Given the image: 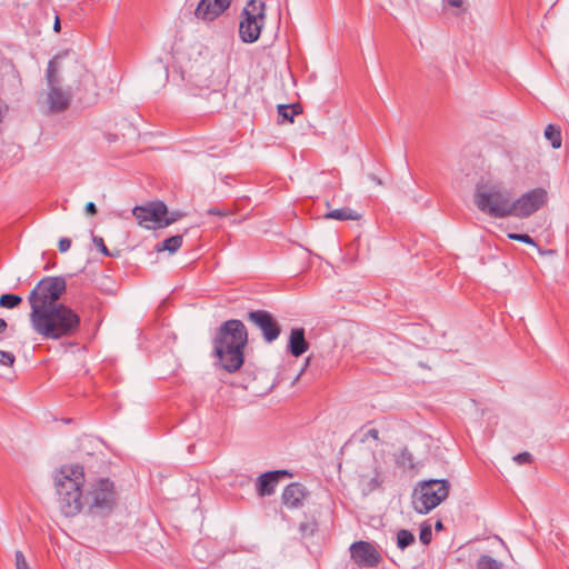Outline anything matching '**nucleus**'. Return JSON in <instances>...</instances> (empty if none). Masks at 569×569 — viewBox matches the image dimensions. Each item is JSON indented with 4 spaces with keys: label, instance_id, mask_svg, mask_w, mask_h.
I'll return each mask as SVG.
<instances>
[{
    "label": "nucleus",
    "instance_id": "obj_24",
    "mask_svg": "<svg viewBox=\"0 0 569 569\" xmlns=\"http://www.w3.org/2000/svg\"><path fill=\"white\" fill-rule=\"evenodd\" d=\"M415 541V536L407 529H401L397 533V546L403 550Z\"/></svg>",
    "mask_w": 569,
    "mask_h": 569
},
{
    "label": "nucleus",
    "instance_id": "obj_36",
    "mask_svg": "<svg viewBox=\"0 0 569 569\" xmlns=\"http://www.w3.org/2000/svg\"><path fill=\"white\" fill-rule=\"evenodd\" d=\"M368 438L379 440V431L376 428L369 429L362 437L361 441L365 442Z\"/></svg>",
    "mask_w": 569,
    "mask_h": 569
},
{
    "label": "nucleus",
    "instance_id": "obj_4",
    "mask_svg": "<svg viewBox=\"0 0 569 569\" xmlns=\"http://www.w3.org/2000/svg\"><path fill=\"white\" fill-rule=\"evenodd\" d=\"M87 513L92 518H106L117 506L114 483L108 478H101L91 483L84 495Z\"/></svg>",
    "mask_w": 569,
    "mask_h": 569
},
{
    "label": "nucleus",
    "instance_id": "obj_21",
    "mask_svg": "<svg viewBox=\"0 0 569 569\" xmlns=\"http://www.w3.org/2000/svg\"><path fill=\"white\" fill-rule=\"evenodd\" d=\"M545 137L550 141L552 148L558 149L561 147V131L559 127L548 124L545 129Z\"/></svg>",
    "mask_w": 569,
    "mask_h": 569
},
{
    "label": "nucleus",
    "instance_id": "obj_32",
    "mask_svg": "<svg viewBox=\"0 0 569 569\" xmlns=\"http://www.w3.org/2000/svg\"><path fill=\"white\" fill-rule=\"evenodd\" d=\"M513 460L518 465L530 463L532 461V456L529 452L525 451V452L516 455L513 457Z\"/></svg>",
    "mask_w": 569,
    "mask_h": 569
},
{
    "label": "nucleus",
    "instance_id": "obj_28",
    "mask_svg": "<svg viewBox=\"0 0 569 569\" xmlns=\"http://www.w3.org/2000/svg\"><path fill=\"white\" fill-rule=\"evenodd\" d=\"M508 238L527 244L537 246L535 240L530 236L525 233H508Z\"/></svg>",
    "mask_w": 569,
    "mask_h": 569
},
{
    "label": "nucleus",
    "instance_id": "obj_17",
    "mask_svg": "<svg viewBox=\"0 0 569 569\" xmlns=\"http://www.w3.org/2000/svg\"><path fill=\"white\" fill-rule=\"evenodd\" d=\"M306 497L305 487L300 483H290L282 492L283 505L288 508H298Z\"/></svg>",
    "mask_w": 569,
    "mask_h": 569
},
{
    "label": "nucleus",
    "instance_id": "obj_6",
    "mask_svg": "<svg viewBox=\"0 0 569 569\" xmlns=\"http://www.w3.org/2000/svg\"><path fill=\"white\" fill-rule=\"evenodd\" d=\"M450 482L446 479H430L419 482L412 496V507L426 515L448 498Z\"/></svg>",
    "mask_w": 569,
    "mask_h": 569
},
{
    "label": "nucleus",
    "instance_id": "obj_15",
    "mask_svg": "<svg viewBox=\"0 0 569 569\" xmlns=\"http://www.w3.org/2000/svg\"><path fill=\"white\" fill-rule=\"evenodd\" d=\"M59 506L61 512L66 517H73L78 515L84 505V496L80 491H70L64 495H59Z\"/></svg>",
    "mask_w": 569,
    "mask_h": 569
},
{
    "label": "nucleus",
    "instance_id": "obj_29",
    "mask_svg": "<svg viewBox=\"0 0 569 569\" xmlns=\"http://www.w3.org/2000/svg\"><path fill=\"white\" fill-rule=\"evenodd\" d=\"M181 217H182V213H180L178 211H174L171 213L168 212L166 216H163L162 227L170 226L171 223L178 221Z\"/></svg>",
    "mask_w": 569,
    "mask_h": 569
},
{
    "label": "nucleus",
    "instance_id": "obj_40",
    "mask_svg": "<svg viewBox=\"0 0 569 569\" xmlns=\"http://www.w3.org/2000/svg\"><path fill=\"white\" fill-rule=\"evenodd\" d=\"M369 178L377 184H382V181L376 174H370Z\"/></svg>",
    "mask_w": 569,
    "mask_h": 569
},
{
    "label": "nucleus",
    "instance_id": "obj_1",
    "mask_svg": "<svg viewBox=\"0 0 569 569\" xmlns=\"http://www.w3.org/2000/svg\"><path fill=\"white\" fill-rule=\"evenodd\" d=\"M67 283L62 277H46L31 290L30 323L42 338L58 340L74 336L80 329V317L70 307L60 303Z\"/></svg>",
    "mask_w": 569,
    "mask_h": 569
},
{
    "label": "nucleus",
    "instance_id": "obj_30",
    "mask_svg": "<svg viewBox=\"0 0 569 569\" xmlns=\"http://www.w3.org/2000/svg\"><path fill=\"white\" fill-rule=\"evenodd\" d=\"M431 537H432L431 527L430 526L422 527L420 530V536H419L420 541L423 545H429L431 541Z\"/></svg>",
    "mask_w": 569,
    "mask_h": 569
},
{
    "label": "nucleus",
    "instance_id": "obj_14",
    "mask_svg": "<svg viewBox=\"0 0 569 569\" xmlns=\"http://www.w3.org/2000/svg\"><path fill=\"white\" fill-rule=\"evenodd\" d=\"M230 2L231 0H201L194 14L202 21H213L229 8Z\"/></svg>",
    "mask_w": 569,
    "mask_h": 569
},
{
    "label": "nucleus",
    "instance_id": "obj_38",
    "mask_svg": "<svg viewBox=\"0 0 569 569\" xmlns=\"http://www.w3.org/2000/svg\"><path fill=\"white\" fill-rule=\"evenodd\" d=\"M8 327V323L4 319L0 318V333H2Z\"/></svg>",
    "mask_w": 569,
    "mask_h": 569
},
{
    "label": "nucleus",
    "instance_id": "obj_10",
    "mask_svg": "<svg viewBox=\"0 0 569 569\" xmlns=\"http://www.w3.org/2000/svg\"><path fill=\"white\" fill-rule=\"evenodd\" d=\"M84 471L80 465H67L54 476L57 495H64L70 491H80L84 485Z\"/></svg>",
    "mask_w": 569,
    "mask_h": 569
},
{
    "label": "nucleus",
    "instance_id": "obj_13",
    "mask_svg": "<svg viewBox=\"0 0 569 569\" xmlns=\"http://www.w3.org/2000/svg\"><path fill=\"white\" fill-rule=\"evenodd\" d=\"M352 560L360 567H377L382 558L377 548L368 541H356L350 546Z\"/></svg>",
    "mask_w": 569,
    "mask_h": 569
},
{
    "label": "nucleus",
    "instance_id": "obj_9",
    "mask_svg": "<svg viewBox=\"0 0 569 569\" xmlns=\"http://www.w3.org/2000/svg\"><path fill=\"white\" fill-rule=\"evenodd\" d=\"M548 194L543 188H536L523 193L517 200L510 199L509 217L527 218L547 202Z\"/></svg>",
    "mask_w": 569,
    "mask_h": 569
},
{
    "label": "nucleus",
    "instance_id": "obj_19",
    "mask_svg": "<svg viewBox=\"0 0 569 569\" xmlns=\"http://www.w3.org/2000/svg\"><path fill=\"white\" fill-rule=\"evenodd\" d=\"M325 218L340 220V221L358 220V219H360V214L358 212H356L355 210H352L348 207H345V208H340V209L330 210L329 212H327L325 214Z\"/></svg>",
    "mask_w": 569,
    "mask_h": 569
},
{
    "label": "nucleus",
    "instance_id": "obj_26",
    "mask_svg": "<svg viewBox=\"0 0 569 569\" xmlns=\"http://www.w3.org/2000/svg\"><path fill=\"white\" fill-rule=\"evenodd\" d=\"M478 569H502V565L489 556H482L478 562Z\"/></svg>",
    "mask_w": 569,
    "mask_h": 569
},
{
    "label": "nucleus",
    "instance_id": "obj_33",
    "mask_svg": "<svg viewBox=\"0 0 569 569\" xmlns=\"http://www.w3.org/2000/svg\"><path fill=\"white\" fill-rule=\"evenodd\" d=\"M16 558V569H21L28 566V562L26 560V557L22 551L17 550L14 553Z\"/></svg>",
    "mask_w": 569,
    "mask_h": 569
},
{
    "label": "nucleus",
    "instance_id": "obj_22",
    "mask_svg": "<svg viewBox=\"0 0 569 569\" xmlns=\"http://www.w3.org/2000/svg\"><path fill=\"white\" fill-rule=\"evenodd\" d=\"M396 463L403 469H412L415 467L413 456L407 449H402L396 458Z\"/></svg>",
    "mask_w": 569,
    "mask_h": 569
},
{
    "label": "nucleus",
    "instance_id": "obj_31",
    "mask_svg": "<svg viewBox=\"0 0 569 569\" xmlns=\"http://www.w3.org/2000/svg\"><path fill=\"white\" fill-rule=\"evenodd\" d=\"M92 241L101 253L104 256H111L101 237L93 236Z\"/></svg>",
    "mask_w": 569,
    "mask_h": 569
},
{
    "label": "nucleus",
    "instance_id": "obj_11",
    "mask_svg": "<svg viewBox=\"0 0 569 569\" xmlns=\"http://www.w3.org/2000/svg\"><path fill=\"white\" fill-rule=\"evenodd\" d=\"M168 213V208L162 201H153L143 206H137L132 210V214L137 219L139 226L150 228H162L163 216Z\"/></svg>",
    "mask_w": 569,
    "mask_h": 569
},
{
    "label": "nucleus",
    "instance_id": "obj_37",
    "mask_svg": "<svg viewBox=\"0 0 569 569\" xmlns=\"http://www.w3.org/2000/svg\"><path fill=\"white\" fill-rule=\"evenodd\" d=\"M86 212L90 216H93L97 213V207L93 202H88L86 204Z\"/></svg>",
    "mask_w": 569,
    "mask_h": 569
},
{
    "label": "nucleus",
    "instance_id": "obj_42",
    "mask_svg": "<svg viewBox=\"0 0 569 569\" xmlns=\"http://www.w3.org/2000/svg\"><path fill=\"white\" fill-rule=\"evenodd\" d=\"M436 528H437V529H441V528H442V523H441L440 521H437V523H436Z\"/></svg>",
    "mask_w": 569,
    "mask_h": 569
},
{
    "label": "nucleus",
    "instance_id": "obj_23",
    "mask_svg": "<svg viewBox=\"0 0 569 569\" xmlns=\"http://www.w3.org/2000/svg\"><path fill=\"white\" fill-rule=\"evenodd\" d=\"M300 110L298 106L291 104H279L278 106V114L282 120H287L289 122H293V118L298 114Z\"/></svg>",
    "mask_w": 569,
    "mask_h": 569
},
{
    "label": "nucleus",
    "instance_id": "obj_27",
    "mask_svg": "<svg viewBox=\"0 0 569 569\" xmlns=\"http://www.w3.org/2000/svg\"><path fill=\"white\" fill-rule=\"evenodd\" d=\"M16 357L12 352L0 350V366L11 367Z\"/></svg>",
    "mask_w": 569,
    "mask_h": 569
},
{
    "label": "nucleus",
    "instance_id": "obj_2",
    "mask_svg": "<svg viewBox=\"0 0 569 569\" xmlns=\"http://www.w3.org/2000/svg\"><path fill=\"white\" fill-rule=\"evenodd\" d=\"M247 343V328L240 320L231 319L221 325L214 338V353L226 371L236 372L241 368Z\"/></svg>",
    "mask_w": 569,
    "mask_h": 569
},
{
    "label": "nucleus",
    "instance_id": "obj_8",
    "mask_svg": "<svg viewBox=\"0 0 569 569\" xmlns=\"http://www.w3.org/2000/svg\"><path fill=\"white\" fill-rule=\"evenodd\" d=\"M58 58L56 57L49 61L47 69V80L49 86L47 103L49 106V110L53 113H59L68 109L71 101V93L58 87Z\"/></svg>",
    "mask_w": 569,
    "mask_h": 569
},
{
    "label": "nucleus",
    "instance_id": "obj_16",
    "mask_svg": "<svg viewBox=\"0 0 569 569\" xmlns=\"http://www.w3.org/2000/svg\"><path fill=\"white\" fill-rule=\"evenodd\" d=\"M281 476H290V473L287 470L268 471L262 473L257 481L259 496L263 497L272 495Z\"/></svg>",
    "mask_w": 569,
    "mask_h": 569
},
{
    "label": "nucleus",
    "instance_id": "obj_18",
    "mask_svg": "<svg viewBox=\"0 0 569 569\" xmlns=\"http://www.w3.org/2000/svg\"><path fill=\"white\" fill-rule=\"evenodd\" d=\"M288 349L295 357H300L309 349V343L306 340L303 328H293L291 330Z\"/></svg>",
    "mask_w": 569,
    "mask_h": 569
},
{
    "label": "nucleus",
    "instance_id": "obj_25",
    "mask_svg": "<svg viewBox=\"0 0 569 569\" xmlns=\"http://www.w3.org/2000/svg\"><path fill=\"white\" fill-rule=\"evenodd\" d=\"M22 301V298L18 295L6 293L0 297V307L7 309H13L18 307Z\"/></svg>",
    "mask_w": 569,
    "mask_h": 569
},
{
    "label": "nucleus",
    "instance_id": "obj_5",
    "mask_svg": "<svg viewBox=\"0 0 569 569\" xmlns=\"http://www.w3.org/2000/svg\"><path fill=\"white\" fill-rule=\"evenodd\" d=\"M358 486L363 495L380 489L386 480L385 455L366 453L357 463Z\"/></svg>",
    "mask_w": 569,
    "mask_h": 569
},
{
    "label": "nucleus",
    "instance_id": "obj_7",
    "mask_svg": "<svg viewBox=\"0 0 569 569\" xmlns=\"http://www.w3.org/2000/svg\"><path fill=\"white\" fill-rule=\"evenodd\" d=\"M264 2L250 0L242 11V20L239 26V36L243 42L252 43L260 37L264 24Z\"/></svg>",
    "mask_w": 569,
    "mask_h": 569
},
{
    "label": "nucleus",
    "instance_id": "obj_34",
    "mask_svg": "<svg viewBox=\"0 0 569 569\" xmlns=\"http://www.w3.org/2000/svg\"><path fill=\"white\" fill-rule=\"evenodd\" d=\"M60 252H67L71 247V240L69 238H61L58 243Z\"/></svg>",
    "mask_w": 569,
    "mask_h": 569
},
{
    "label": "nucleus",
    "instance_id": "obj_35",
    "mask_svg": "<svg viewBox=\"0 0 569 569\" xmlns=\"http://www.w3.org/2000/svg\"><path fill=\"white\" fill-rule=\"evenodd\" d=\"M208 213L209 214L220 216V217H226V216H229L231 213V210H229V209H220V208H210L208 210Z\"/></svg>",
    "mask_w": 569,
    "mask_h": 569
},
{
    "label": "nucleus",
    "instance_id": "obj_12",
    "mask_svg": "<svg viewBox=\"0 0 569 569\" xmlns=\"http://www.w3.org/2000/svg\"><path fill=\"white\" fill-rule=\"evenodd\" d=\"M248 321L262 333L266 342H272L280 336L281 329L273 316L266 310H254L248 313Z\"/></svg>",
    "mask_w": 569,
    "mask_h": 569
},
{
    "label": "nucleus",
    "instance_id": "obj_20",
    "mask_svg": "<svg viewBox=\"0 0 569 569\" xmlns=\"http://www.w3.org/2000/svg\"><path fill=\"white\" fill-rule=\"evenodd\" d=\"M183 237L181 234L172 236L156 246L158 252L169 251L170 253L177 252L182 246Z\"/></svg>",
    "mask_w": 569,
    "mask_h": 569
},
{
    "label": "nucleus",
    "instance_id": "obj_3",
    "mask_svg": "<svg viewBox=\"0 0 569 569\" xmlns=\"http://www.w3.org/2000/svg\"><path fill=\"white\" fill-rule=\"evenodd\" d=\"M511 192L501 183L479 182L476 184L473 202L476 207L493 218L509 217Z\"/></svg>",
    "mask_w": 569,
    "mask_h": 569
},
{
    "label": "nucleus",
    "instance_id": "obj_39",
    "mask_svg": "<svg viewBox=\"0 0 569 569\" xmlns=\"http://www.w3.org/2000/svg\"><path fill=\"white\" fill-rule=\"evenodd\" d=\"M449 4L452 7L459 8L461 6V0H448Z\"/></svg>",
    "mask_w": 569,
    "mask_h": 569
},
{
    "label": "nucleus",
    "instance_id": "obj_41",
    "mask_svg": "<svg viewBox=\"0 0 569 569\" xmlns=\"http://www.w3.org/2000/svg\"><path fill=\"white\" fill-rule=\"evenodd\" d=\"M53 29H54V31H57V32L60 30V21H59V18H58V17L56 18Z\"/></svg>",
    "mask_w": 569,
    "mask_h": 569
}]
</instances>
